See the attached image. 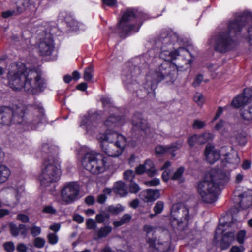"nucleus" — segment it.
Listing matches in <instances>:
<instances>
[{
  "label": "nucleus",
  "mask_w": 252,
  "mask_h": 252,
  "mask_svg": "<svg viewBox=\"0 0 252 252\" xmlns=\"http://www.w3.org/2000/svg\"><path fill=\"white\" fill-rule=\"evenodd\" d=\"M178 41V35L172 31L163 32L161 33L158 44L160 45V57L165 61L155 69H152L149 72L144 84L146 90H154L159 82L167 77L169 78L171 81H173L176 78L180 66L168 61H173L179 56H185V58L190 56L191 58H187L185 63H192L193 59L197 53L196 51L194 49L190 51L189 49L179 47L175 51H173L174 45Z\"/></svg>",
  "instance_id": "1"
},
{
  "label": "nucleus",
  "mask_w": 252,
  "mask_h": 252,
  "mask_svg": "<svg viewBox=\"0 0 252 252\" xmlns=\"http://www.w3.org/2000/svg\"><path fill=\"white\" fill-rule=\"evenodd\" d=\"M40 70L27 69L23 63H12L7 73L8 84L14 90L24 89L28 93L36 94L41 91L46 84Z\"/></svg>",
  "instance_id": "2"
},
{
  "label": "nucleus",
  "mask_w": 252,
  "mask_h": 252,
  "mask_svg": "<svg viewBox=\"0 0 252 252\" xmlns=\"http://www.w3.org/2000/svg\"><path fill=\"white\" fill-rule=\"evenodd\" d=\"M25 110L22 105L0 107V124L8 126L12 123L21 124L25 130H31L36 129L40 123L46 122L44 109L41 106H38L34 109L27 121H25L24 119Z\"/></svg>",
  "instance_id": "3"
},
{
  "label": "nucleus",
  "mask_w": 252,
  "mask_h": 252,
  "mask_svg": "<svg viewBox=\"0 0 252 252\" xmlns=\"http://www.w3.org/2000/svg\"><path fill=\"white\" fill-rule=\"evenodd\" d=\"M252 22V13L244 12L238 14L236 19L230 21L225 28L220 29L214 35L211 40L214 42L216 51L225 53L232 49L236 45L235 37L240 32L246 23Z\"/></svg>",
  "instance_id": "4"
},
{
  "label": "nucleus",
  "mask_w": 252,
  "mask_h": 252,
  "mask_svg": "<svg viewBox=\"0 0 252 252\" xmlns=\"http://www.w3.org/2000/svg\"><path fill=\"white\" fill-rule=\"evenodd\" d=\"M220 172L215 168L212 169L206 175L203 180L198 182L197 192L204 202L210 204L215 202L219 186L227 181L220 179Z\"/></svg>",
  "instance_id": "5"
},
{
  "label": "nucleus",
  "mask_w": 252,
  "mask_h": 252,
  "mask_svg": "<svg viewBox=\"0 0 252 252\" xmlns=\"http://www.w3.org/2000/svg\"><path fill=\"white\" fill-rule=\"evenodd\" d=\"M97 138L101 143L102 151L112 157L120 156L126 144V138L116 132L106 134L99 133L97 135Z\"/></svg>",
  "instance_id": "6"
},
{
  "label": "nucleus",
  "mask_w": 252,
  "mask_h": 252,
  "mask_svg": "<svg viewBox=\"0 0 252 252\" xmlns=\"http://www.w3.org/2000/svg\"><path fill=\"white\" fill-rule=\"evenodd\" d=\"M142 16V14L135 9H126L119 22L115 32L121 37L137 32L140 27L139 22Z\"/></svg>",
  "instance_id": "7"
},
{
  "label": "nucleus",
  "mask_w": 252,
  "mask_h": 252,
  "mask_svg": "<svg viewBox=\"0 0 252 252\" xmlns=\"http://www.w3.org/2000/svg\"><path fill=\"white\" fill-rule=\"evenodd\" d=\"M81 163L84 169L94 174L104 172L110 166L107 157L93 150H89L85 154Z\"/></svg>",
  "instance_id": "8"
},
{
  "label": "nucleus",
  "mask_w": 252,
  "mask_h": 252,
  "mask_svg": "<svg viewBox=\"0 0 252 252\" xmlns=\"http://www.w3.org/2000/svg\"><path fill=\"white\" fill-rule=\"evenodd\" d=\"M221 154V168L216 169L220 171V179L228 181L230 172L238 166L240 159L238 153L231 146H223L220 148Z\"/></svg>",
  "instance_id": "9"
},
{
  "label": "nucleus",
  "mask_w": 252,
  "mask_h": 252,
  "mask_svg": "<svg viewBox=\"0 0 252 252\" xmlns=\"http://www.w3.org/2000/svg\"><path fill=\"white\" fill-rule=\"evenodd\" d=\"M60 176L61 171L58 163L52 158L45 160L38 178L41 186L48 187L51 183L58 181Z\"/></svg>",
  "instance_id": "10"
},
{
  "label": "nucleus",
  "mask_w": 252,
  "mask_h": 252,
  "mask_svg": "<svg viewBox=\"0 0 252 252\" xmlns=\"http://www.w3.org/2000/svg\"><path fill=\"white\" fill-rule=\"evenodd\" d=\"M146 233V242L153 252H168L170 250V238L168 234L161 236L157 243L154 237L155 228L149 225H145L143 228Z\"/></svg>",
  "instance_id": "11"
},
{
  "label": "nucleus",
  "mask_w": 252,
  "mask_h": 252,
  "mask_svg": "<svg viewBox=\"0 0 252 252\" xmlns=\"http://www.w3.org/2000/svg\"><path fill=\"white\" fill-rule=\"evenodd\" d=\"M190 216L188 209L184 205L174 204L171 211V224L175 230L182 231L187 227Z\"/></svg>",
  "instance_id": "12"
},
{
  "label": "nucleus",
  "mask_w": 252,
  "mask_h": 252,
  "mask_svg": "<svg viewBox=\"0 0 252 252\" xmlns=\"http://www.w3.org/2000/svg\"><path fill=\"white\" fill-rule=\"evenodd\" d=\"M80 186L76 182L65 183L61 190L62 201L66 204H71L80 198Z\"/></svg>",
  "instance_id": "13"
},
{
  "label": "nucleus",
  "mask_w": 252,
  "mask_h": 252,
  "mask_svg": "<svg viewBox=\"0 0 252 252\" xmlns=\"http://www.w3.org/2000/svg\"><path fill=\"white\" fill-rule=\"evenodd\" d=\"M100 118L101 116L97 112L89 111L81 118L80 126L90 135L96 134L99 131L97 121Z\"/></svg>",
  "instance_id": "14"
},
{
  "label": "nucleus",
  "mask_w": 252,
  "mask_h": 252,
  "mask_svg": "<svg viewBox=\"0 0 252 252\" xmlns=\"http://www.w3.org/2000/svg\"><path fill=\"white\" fill-rule=\"evenodd\" d=\"M141 73L140 68L133 65L125 66L122 70V79L125 86H127L128 89L134 90L135 87H138L135 78Z\"/></svg>",
  "instance_id": "15"
},
{
  "label": "nucleus",
  "mask_w": 252,
  "mask_h": 252,
  "mask_svg": "<svg viewBox=\"0 0 252 252\" xmlns=\"http://www.w3.org/2000/svg\"><path fill=\"white\" fill-rule=\"evenodd\" d=\"M125 122V119L123 116H120L116 114H110L104 122V125L107 128L104 134L115 132L114 130L120 128Z\"/></svg>",
  "instance_id": "16"
},
{
  "label": "nucleus",
  "mask_w": 252,
  "mask_h": 252,
  "mask_svg": "<svg viewBox=\"0 0 252 252\" xmlns=\"http://www.w3.org/2000/svg\"><path fill=\"white\" fill-rule=\"evenodd\" d=\"M54 49L53 38L50 34H46L45 37L42 38L38 45V52L41 56L50 55Z\"/></svg>",
  "instance_id": "17"
},
{
  "label": "nucleus",
  "mask_w": 252,
  "mask_h": 252,
  "mask_svg": "<svg viewBox=\"0 0 252 252\" xmlns=\"http://www.w3.org/2000/svg\"><path fill=\"white\" fill-rule=\"evenodd\" d=\"M252 96V90L250 89H246L243 94H239L233 99L232 105L235 108H239L248 103L249 101H250Z\"/></svg>",
  "instance_id": "18"
},
{
  "label": "nucleus",
  "mask_w": 252,
  "mask_h": 252,
  "mask_svg": "<svg viewBox=\"0 0 252 252\" xmlns=\"http://www.w3.org/2000/svg\"><path fill=\"white\" fill-rule=\"evenodd\" d=\"M132 122L133 128L145 131L147 133V131L149 130L148 124L147 120L143 118L141 113L134 114L132 119Z\"/></svg>",
  "instance_id": "19"
},
{
  "label": "nucleus",
  "mask_w": 252,
  "mask_h": 252,
  "mask_svg": "<svg viewBox=\"0 0 252 252\" xmlns=\"http://www.w3.org/2000/svg\"><path fill=\"white\" fill-rule=\"evenodd\" d=\"M205 156L208 162L211 164H214L220 159V156L221 157L220 149L218 151L214 147L207 145L205 151Z\"/></svg>",
  "instance_id": "20"
},
{
  "label": "nucleus",
  "mask_w": 252,
  "mask_h": 252,
  "mask_svg": "<svg viewBox=\"0 0 252 252\" xmlns=\"http://www.w3.org/2000/svg\"><path fill=\"white\" fill-rule=\"evenodd\" d=\"M239 197L241 200L239 206L242 209H246L252 205V191L248 190L240 194Z\"/></svg>",
  "instance_id": "21"
},
{
  "label": "nucleus",
  "mask_w": 252,
  "mask_h": 252,
  "mask_svg": "<svg viewBox=\"0 0 252 252\" xmlns=\"http://www.w3.org/2000/svg\"><path fill=\"white\" fill-rule=\"evenodd\" d=\"M235 234L234 232H228L222 237L220 242V247L222 250L227 249L234 241Z\"/></svg>",
  "instance_id": "22"
},
{
  "label": "nucleus",
  "mask_w": 252,
  "mask_h": 252,
  "mask_svg": "<svg viewBox=\"0 0 252 252\" xmlns=\"http://www.w3.org/2000/svg\"><path fill=\"white\" fill-rule=\"evenodd\" d=\"M114 191L122 197H124L128 194L127 187L122 181L116 182L113 187Z\"/></svg>",
  "instance_id": "23"
},
{
  "label": "nucleus",
  "mask_w": 252,
  "mask_h": 252,
  "mask_svg": "<svg viewBox=\"0 0 252 252\" xmlns=\"http://www.w3.org/2000/svg\"><path fill=\"white\" fill-rule=\"evenodd\" d=\"M145 201L153 202L160 197V191L158 189H148L145 192Z\"/></svg>",
  "instance_id": "24"
},
{
  "label": "nucleus",
  "mask_w": 252,
  "mask_h": 252,
  "mask_svg": "<svg viewBox=\"0 0 252 252\" xmlns=\"http://www.w3.org/2000/svg\"><path fill=\"white\" fill-rule=\"evenodd\" d=\"M112 228L110 226H106L101 227L95 231V235L94 239L95 240L105 238L112 231Z\"/></svg>",
  "instance_id": "25"
},
{
  "label": "nucleus",
  "mask_w": 252,
  "mask_h": 252,
  "mask_svg": "<svg viewBox=\"0 0 252 252\" xmlns=\"http://www.w3.org/2000/svg\"><path fill=\"white\" fill-rule=\"evenodd\" d=\"M143 165L145 168L146 173H147L149 176L153 177L157 174V171L153 162L151 160L147 159L145 160Z\"/></svg>",
  "instance_id": "26"
},
{
  "label": "nucleus",
  "mask_w": 252,
  "mask_h": 252,
  "mask_svg": "<svg viewBox=\"0 0 252 252\" xmlns=\"http://www.w3.org/2000/svg\"><path fill=\"white\" fill-rule=\"evenodd\" d=\"M11 172L5 165H0V184L5 182L8 179Z\"/></svg>",
  "instance_id": "27"
},
{
  "label": "nucleus",
  "mask_w": 252,
  "mask_h": 252,
  "mask_svg": "<svg viewBox=\"0 0 252 252\" xmlns=\"http://www.w3.org/2000/svg\"><path fill=\"white\" fill-rule=\"evenodd\" d=\"M241 115L246 121L252 120V99L250 100V104L247 108L241 109Z\"/></svg>",
  "instance_id": "28"
},
{
  "label": "nucleus",
  "mask_w": 252,
  "mask_h": 252,
  "mask_svg": "<svg viewBox=\"0 0 252 252\" xmlns=\"http://www.w3.org/2000/svg\"><path fill=\"white\" fill-rule=\"evenodd\" d=\"M214 135L209 132H205L201 135H197L198 144H204L209 141L212 140Z\"/></svg>",
  "instance_id": "29"
},
{
  "label": "nucleus",
  "mask_w": 252,
  "mask_h": 252,
  "mask_svg": "<svg viewBox=\"0 0 252 252\" xmlns=\"http://www.w3.org/2000/svg\"><path fill=\"white\" fill-rule=\"evenodd\" d=\"M131 216L128 214H125L120 220L114 221L113 223L115 227L121 226L125 224L128 223L131 219Z\"/></svg>",
  "instance_id": "30"
},
{
  "label": "nucleus",
  "mask_w": 252,
  "mask_h": 252,
  "mask_svg": "<svg viewBox=\"0 0 252 252\" xmlns=\"http://www.w3.org/2000/svg\"><path fill=\"white\" fill-rule=\"evenodd\" d=\"M64 20L66 22L67 24L69 27L72 28L73 30H82L83 29L84 27L82 23L79 22L74 19H71L70 20L67 17H64Z\"/></svg>",
  "instance_id": "31"
},
{
  "label": "nucleus",
  "mask_w": 252,
  "mask_h": 252,
  "mask_svg": "<svg viewBox=\"0 0 252 252\" xmlns=\"http://www.w3.org/2000/svg\"><path fill=\"white\" fill-rule=\"evenodd\" d=\"M124 210V208L121 204H118L116 205L109 206L107 211L113 215H117Z\"/></svg>",
  "instance_id": "32"
},
{
  "label": "nucleus",
  "mask_w": 252,
  "mask_h": 252,
  "mask_svg": "<svg viewBox=\"0 0 252 252\" xmlns=\"http://www.w3.org/2000/svg\"><path fill=\"white\" fill-rule=\"evenodd\" d=\"M183 143L182 142L179 141L176 142L175 143L172 144L170 146H167L168 147V153H170L172 154V157H174L175 156L176 154L174 152L180 149L182 146Z\"/></svg>",
  "instance_id": "33"
},
{
  "label": "nucleus",
  "mask_w": 252,
  "mask_h": 252,
  "mask_svg": "<svg viewBox=\"0 0 252 252\" xmlns=\"http://www.w3.org/2000/svg\"><path fill=\"white\" fill-rule=\"evenodd\" d=\"M23 9L18 6L16 10H7L2 13V16L4 18H7L14 15H18L21 13Z\"/></svg>",
  "instance_id": "34"
},
{
  "label": "nucleus",
  "mask_w": 252,
  "mask_h": 252,
  "mask_svg": "<svg viewBox=\"0 0 252 252\" xmlns=\"http://www.w3.org/2000/svg\"><path fill=\"white\" fill-rule=\"evenodd\" d=\"M5 191L7 193L14 195L15 196L16 201L14 202V204H17L19 202L20 197L18 189L13 187H8L5 189Z\"/></svg>",
  "instance_id": "35"
},
{
  "label": "nucleus",
  "mask_w": 252,
  "mask_h": 252,
  "mask_svg": "<svg viewBox=\"0 0 252 252\" xmlns=\"http://www.w3.org/2000/svg\"><path fill=\"white\" fill-rule=\"evenodd\" d=\"M93 67L91 65L86 68L84 72L83 78L85 81H90L93 76Z\"/></svg>",
  "instance_id": "36"
},
{
  "label": "nucleus",
  "mask_w": 252,
  "mask_h": 252,
  "mask_svg": "<svg viewBox=\"0 0 252 252\" xmlns=\"http://www.w3.org/2000/svg\"><path fill=\"white\" fill-rule=\"evenodd\" d=\"M150 52L151 51H149L140 57L139 60L141 63L147 64L152 60L154 57V54L152 53L153 51H151L152 55L150 56Z\"/></svg>",
  "instance_id": "37"
},
{
  "label": "nucleus",
  "mask_w": 252,
  "mask_h": 252,
  "mask_svg": "<svg viewBox=\"0 0 252 252\" xmlns=\"http://www.w3.org/2000/svg\"><path fill=\"white\" fill-rule=\"evenodd\" d=\"M246 236V231L245 230H242L238 232L237 234L236 239L240 244H243Z\"/></svg>",
  "instance_id": "38"
},
{
  "label": "nucleus",
  "mask_w": 252,
  "mask_h": 252,
  "mask_svg": "<svg viewBox=\"0 0 252 252\" xmlns=\"http://www.w3.org/2000/svg\"><path fill=\"white\" fill-rule=\"evenodd\" d=\"M163 208L164 203L161 201H158L156 203L153 210L155 214H158L162 212Z\"/></svg>",
  "instance_id": "39"
},
{
  "label": "nucleus",
  "mask_w": 252,
  "mask_h": 252,
  "mask_svg": "<svg viewBox=\"0 0 252 252\" xmlns=\"http://www.w3.org/2000/svg\"><path fill=\"white\" fill-rule=\"evenodd\" d=\"M129 190L131 193H136L140 191V188L137 184L132 181L129 185Z\"/></svg>",
  "instance_id": "40"
},
{
  "label": "nucleus",
  "mask_w": 252,
  "mask_h": 252,
  "mask_svg": "<svg viewBox=\"0 0 252 252\" xmlns=\"http://www.w3.org/2000/svg\"><path fill=\"white\" fill-rule=\"evenodd\" d=\"M109 218V215L105 212L97 214L95 217L96 221L99 223L104 222L106 219Z\"/></svg>",
  "instance_id": "41"
},
{
  "label": "nucleus",
  "mask_w": 252,
  "mask_h": 252,
  "mask_svg": "<svg viewBox=\"0 0 252 252\" xmlns=\"http://www.w3.org/2000/svg\"><path fill=\"white\" fill-rule=\"evenodd\" d=\"M184 171L185 168L183 167H180L174 172V174L171 177V179L173 180L180 179Z\"/></svg>",
  "instance_id": "42"
},
{
  "label": "nucleus",
  "mask_w": 252,
  "mask_h": 252,
  "mask_svg": "<svg viewBox=\"0 0 252 252\" xmlns=\"http://www.w3.org/2000/svg\"><path fill=\"white\" fill-rule=\"evenodd\" d=\"M206 126V123L199 120H195L192 124V127L195 129H199L204 128Z\"/></svg>",
  "instance_id": "43"
},
{
  "label": "nucleus",
  "mask_w": 252,
  "mask_h": 252,
  "mask_svg": "<svg viewBox=\"0 0 252 252\" xmlns=\"http://www.w3.org/2000/svg\"><path fill=\"white\" fill-rule=\"evenodd\" d=\"M48 242L52 245L56 244L59 240L58 236L56 233H49L47 235Z\"/></svg>",
  "instance_id": "44"
},
{
  "label": "nucleus",
  "mask_w": 252,
  "mask_h": 252,
  "mask_svg": "<svg viewBox=\"0 0 252 252\" xmlns=\"http://www.w3.org/2000/svg\"><path fill=\"white\" fill-rule=\"evenodd\" d=\"M194 100L198 105H201L204 101V97L202 94L197 92L194 94Z\"/></svg>",
  "instance_id": "45"
},
{
  "label": "nucleus",
  "mask_w": 252,
  "mask_h": 252,
  "mask_svg": "<svg viewBox=\"0 0 252 252\" xmlns=\"http://www.w3.org/2000/svg\"><path fill=\"white\" fill-rule=\"evenodd\" d=\"M155 152L157 155H161L165 153H168L167 146H163L161 145H158L155 148Z\"/></svg>",
  "instance_id": "46"
},
{
  "label": "nucleus",
  "mask_w": 252,
  "mask_h": 252,
  "mask_svg": "<svg viewBox=\"0 0 252 252\" xmlns=\"http://www.w3.org/2000/svg\"><path fill=\"white\" fill-rule=\"evenodd\" d=\"M135 176V173L131 170H128L124 173V178L125 180L128 181H133Z\"/></svg>",
  "instance_id": "47"
},
{
  "label": "nucleus",
  "mask_w": 252,
  "mask_h": 252,
  "mask_svg": "<svg viewBox=\"0 0 252 252\" xmlns=\"http://www.w3.org/2000/svg\"><path fill=\"white\" fill-rule=\"evenodd\" d=\"M11 234L13 236L16 237L20 233L19 226L17 227L13 223H10L9 224Z\"/></svg>",
  "instance_id": "48"
},
{
  "label": "nucleus",
  "mask_w": 252,
  "mask_h": 252,
  "mask_svg": "<svg viewBox=\"0 0 252 252\" xmlns=\"http://www.w3.org/2000/svg\"><path fill=\"white\" fill-rule=\"evenodd\" d=\"M236 141L238 144L244 145L246 143V137L242 133H238L235 136Z\"/></svg>",
  "instance_id": "49"
},
{
  "label": "nucleus",
  "mask_w": 252,
  "mask_h": 252,
  "mask_svg": "<svg viewBox=\"0 0 252 252\" xmlns=\"http://www.w3.org/2000/svg\"><path fill=\"white\" fill-rule=\"evenodd\" d=\"M3 248L7 252H13L15 250V245L13 242L8 241L3 244Z\"/></svg>",
  "instance_id": "50"
},
{
  "label": "nucleus",
  "mask_w": 252,
  "mask_h": 252,
  "mask_svg": "<svg viewBox=\"0 0 252 252\" xmlns=\"http://www.w3.org/2000/svg\"><path fill=\"white\" fill-rule=\"evenodd\" d=\"M45 244V241L41 237L36 238L34 240V245L37 248H43Z\"/></svg>",
  "instance_id": "51"
},
{
  "label": "nucleus",
  "mask_w": 252,
  "mask_h": 252,
  "mask_svg": "<svg viewBox=\"0 0 252 252\" xmlns=\"http://www.w3.org/2000/svg\"><path fill=\"white\" fill-rule=\"evenodd\" d=\"M37 0H19L18 3L22 4L24 8L33 5Z\"/></svg>",
  "instance_id": "52"
},
{
  "label": "nucleus",
  "mask_w": 252,
  "mask_h": 252,
  "mask_svg": "<svg viewBox=\"0 0 252 252\" xmlns=\"http://www.w3.org/2000/svg\"><path fill=\"white\" fill-rule=\"evenodd\" d=\"M87 228L88 229H94L96 227V224L94 220L89 219L87 220L86 222Z\"/></svg>",
  "instance_id": "53"
},
{
  "label": "nucleus",
  "mask_w": 252,
  "mask_h": 252,
  "mask_svg": "<svg viewBox=\"0 0 252 252\" xmlns=\"http://www.w3.org/2000/svg\"><path fill=\"white\" fill-rule=\"evenodd\" d=\"M42 212L46 214H55L57 211L52 206L48 205L44 207Z\"/></svg>",
  "instance_id": "54"
},
{
  "label": "nucleus",
  "mask_w": 252,
  "mask_h": 252,
  "mask_svg": "<svg viewBox=\"0 0 252 252\" xmlns=\"http://www.w3.org/2000/svg\"><path fill=\"white\" fill-rule=\"evenodd\" d=\"M188 143L190 147H193L195 144L198 143L197 135H193L188 139Z\"/></svg>",
  "instance_id": "55"
},
{
  "label": "nucleus",
  "mask_w": 252,
  "mask_h": 252,
  "mask_svg": "<svg viewBox=\"0 0 252 252\" xmlns=\"http://www.w3.org/2000/svg\"><path fill=\"white\" fill-rule=\"evenodd\" d=\"M147 186H156L160 184V180L158 178H154L150 181L145 182Z\"/></svg>",
  "instance_id": "56"
},
{
  "label": "nucleus",
  "mask_w": 252,
  "mask_h": 252,
  "mask_svg": "<svg viewBox=\"0 0 252 252\" xmlns=\"http://www.w3.org/2000/svg\"><path fill=\"white\" fill-rule=\"evenodd\" d=\"M41 228L38 226H33L31 228V232L33 237H36L41 233Z\"/></svg>",
  "instance_id": "57"
},
{
  "label": "nucleus",
  "mask_w": 252,
  "mask_h": 252,
  "mask_svg": "<svg viewBox=\"0 0 252 252\" xmlns=\"http://www.w3.org/2000/svg\"><path fill=\"white\" fill-rule=\"evenodd\" d=\"M203 80V76L201 74L197 75L195 77L194 82L192 83V85L194 87L198 86L202 82Z\"/></svg>",
  "instance_id": "58"
},
{
  "label": "nucleus",
  "mask_w": 252,
  "mask_h": 252,
  "mask_svg": "<svg viewBox=\"0 0 252 252\" xmlns=\"http://www.w3.org/2000/svg\"><path fill=\"white\" fill-rule=\"evenodd\" d=\"M19 228H20V233L23 237V238H25L28 233V230H27V228L26 227L25 225L20 224Z\"/></svg>",
  "instance_id": "59"
},
{
  "label": "nucleus",
  "mask_w": 252,
  "mask_h": 252,
  "mask_svg": "<svg viewBox=\"0 0 252 252\" xmlns=\"http://www.w3.org/2000/svg\"><path fill=\"white\" fill-rule=\"evenodd\" d=\"M17 220H21L23 222H27L29 220L28 216L25 214H20L17 217Z\"/></svg>",
  "instance_id": "60"
},
{
  "label": "nucleus",
  "mask_w": 252,
  "mask_h": 252,
  "mask_svg": "<svg viewBox=\"0 0 252 252\" xmlns=\"http://www.w3.org/2000/svg\"><path fill=\"white\" fill-rule=\"evenodd\" d=\"M17 250L19 252H27L28 247L26 245L20 243L17 246Z\"/></svg>",
  "instance_id": "61"
},
{
  "label": "nucleus",
  "mask_w": 252,
  "mask_h": 252,
  "mask_svg": "<svg viewBox=\"0 0 252 252\" xmlns=\"http://www.w3.org/2000/svg\"><path fill=\"white\" fill-rule=\"evenodd\" d=\"M52 148L50 147L48 144H44L41 148V151L45 153H48V152H52Z\"/></svg>",
  "instance_id": "62"
},
{
  "label": "nucleus",
  "mask_w": 252,
  "mask_h": 252,
  "mask_svg": "<svg viewBox=\"0 0 252 252\" xmlns=\"http://www.w3.org/2000/svg\"><path fill=\"white\" fill-rule=\"evenodd\" d=\"M135 172L136 174L140 175L144 173H146L145 168L143 164L139 165L135 170Z\"/></svg>",
  "instance_id": "63"
},
{
  "label": "nucleus",
  "mask_w": 252,
  "mask_h": 252,
  "mask_svg": "<svg viewBox=\"0 0 252 252\" xmlns=\"http://www.w3.org/2000/svg\"><path fill=\"white\" fill-rule=\"evenodd\" d=\"M244 247L243 246H233L230 250V252H243Z\"/></svg>",
  "instance_id": "64"
}]
</instances>
